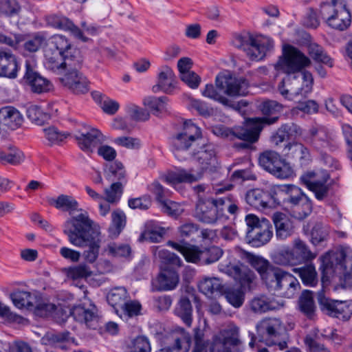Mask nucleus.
<instances>
[{"instance_id":"1","label":"nucleus","mask_w":352,"mask_h":352,"mask_svg":"<svg viewBox=\"0 0 352 352\" xmlns=\"http://www.w3.org/2000/svg\"><path fill=\"white\" fill-rule=\"evenodd\" d=\"M44 56L48 69L53 72L67 69L60 81L71 92L78 95L89 91V82L80 72L84 60L81 51L65 36H52L44 50Z\"/></svg>"},{"instance_id":"2","label":"nucleus","mask_w":352,"mask_h":352,"mask_svg":"<svg viewBox=\"0 0 352 352\" xmlns=\"http://www.w3.org/2000/svg\"><path fill=\"white\" fill-rule=\"evenodd\" d=\"M176 133L172 138L173 147L177 150H186L193 144L201 148L196 154L195 159L201 167L193 168L187 170L179 169L177 171H169L162 177L168 184H177L180 183H192L200 179L204 172L209 168L208 166L215 160V153L213 149L207 148L206 141L203 138L202 133Z\"/></svg>"},{"instance_id":"3","label":"nucleus","mask_w":352,"mask_h":352,"mask_svg":"<svg viewBox=\"0 0 352 352\" xmlns=\"http://www.w3.org/2000/svg\"><path fill=\"white\" fill-rule=\"evenodd\" d=\"M220 271L226 273L234 278L236 283L240 285L239 288L226 287L223 285V291L221 292L225 296L228 302L235 308L241 307L245 300V291L251 289V285L256 278L253 271L243 265H234L229 263L219 265Z\"/></svg>"},{"instance_id":"4","label":"nucleus","mask_w":352,"mask_h":352,"mask_svg":"<svg viewBox=\"0 0 352 352\" xmlns=\"http://www.w3.org/2000/svg\"><path fill=\"white\" fill-rule=\"evenodd\" d=\"M274 195L276 206H287L293 208V216L303 220L312 212L313 204L302 190L295 185L275 186Z\"/></svg>"},{"instance_id":"5","label":"nucleus","mask_w":352,"mask_h":352,"mask_svg":"<svg viewBox=\"0 0 352 352\" xmlns=\"http://www.w3.org/2000/svg\"><path fill=\"white\" fill-rule=\"evenodd\" d=\"M256 334L250 332L249 345L254 347L255 342H264L268 346L277 345L283 350L287 348L288 333L284 323L277 318H265L256 326Z\"/></svg>"},{"instance_id":"6","label":"nucleus","mask_w":352,"mask_h":352,"mask_svg":"<svg viewBox=\"0 0 352 352\" xmlns=\"http://www.w3.org/2000/svg\"><path fill=\"white\" fill-rule=\"evenodd\" d=\"M320 14L333 29L346 30L351 23V14L346 0H331L320 4Z\"/></svg>"},{"instance_id":"7","label":"nucleus","mask_w":352,"mask_h":352,"mask_svg":"<svg viewBox=\"0 0 352 352\" xmlns=\"http://www.w3.org/2000/svg\"><path fill=\"white\" fill-rule=\"evenodd\" d=\"M93 221L87 212L80 213L68 219L64 223L63 233L72 245L83 244L87 239L100 235V232L92 227Z\"/></svg>"},{"instance_id":"8","label":"nucleus","mask_w":352,"mask_h":352,"mask_svg":"<svg viewBox=\"0 0 352 352\" xmlns=\"http://www.w3.org/2000/svg\"><path fill=\"white\" fill-rule=\"evenodd\" d=\"M316 254L312 252L305 241L298 238L294 241L293 248H283L276 252L272 259L279 265H297L312 261Z\"/></svg>"},{"instance_id":"9","label":"nucleus","mask_w":352,"mask_h":352,"mask_svg":"<svg viewBox=\"0 0 352 352\" xmlns=\"http://www.w3.org/2000/svg\"><path fill=\"white\" fill-rule=\"evenodd\" d=\"M311 64V59L298 47L285 44L283 47L282 55L274 65V68L277 72L290 76L301 72Z\"/></svg>"},{"instance_id":"10","label":"nucleus","mask_w":352,"mask_h":352,"mask_svg":"<svg viewBox=\"0 0 352 352\" xmlns=\"http://www.w3.org/2000/svg\"><path fill=\"white\" fill-rule=\"evenodd\" d=\"M322 281L328 280L329 275L343 273L342 278V286L345 288L352 287V273L346 271V254L344 250L328 252L321 258Z\"/></svg>"},{"instance_id":"11","label":"nucleus","mask_w":352,"mask_h":352,"mask_svg":"<svg viewBox=\"0 0 352 352\" xmlns=\"http://www.w3.org/2000/svg\"><path fill=\"white\" fill-rule=\"evenodd\" d=\"M248 226L245 240L252 247H261L267 244L273 236V226L266 218L259 219L256 215L249 214L245 217Z\"/></svg>"},{"instance_id":"12","label":"nucleus","mask_w":352,"mask_h":352,"mask_svg":"<svg viewBox=\"0 0 352 352\" xmlns=\"http://www.w3.org/2000/svg\"><path fill=\"white\" fill-rule=\"evenodd\" d=\"M329 172L324 169L307 171L300 177V180L306 187L314 193L318 201H322L332 195L331 184Z\"/></svg>"},{"instance_id":"13","label":"nucleus","mask_w":352,"mask_h":352,"mask_svg":"<svg viewBox=\"0 0 352 352\" xmlns=\"http://www.w3.org/2000/svg\"><path fill=\"white\" fill-rule=\"evenodd\" d=\"M258 162L265 170L280 179H287L293 174L289 164L276 152L265 151L258 158Z\"/></svg>"},{"instance_id":"14","label":"nucleus","mask_w":352,"mask_h":352,"mask_svg":"<svg viewBox=\"0 0 352 352\" xmlns=\"http://www.w3.org/2000/svg\"><path fill=\"white\" fill-rule=\"evenodd\" d=\"M215 85L223 94L230 97L245 96L248 93L249 82L243 78H237L231 74H219Z\"/></svg>"},{"instance_id":"15","label":"nucleus","mask_w":352,"mask_h":352,"mask_svg":"<svg viewBox=\"0 0 352 352\" xmlns=\"http://www.w3.org/2000/svg\"><path fill=\"white\" fill-rule=\"evenodd\" d=\"M195 217L201 222L214 224L222 219V208L219 207V198H199L195 208Z\"/></svg>"},{"instance_id":"16","label":"nucleus","mask_w":352,"mask_h":352,"mask_svg":"<svg viewBox=\"0 0 352 352\" xmlns=\"http://www.w3.org/2000/svg\"><path fill=\"white\" fill-rule=\"evenodd\" d=\"M25 85L30 87L32 93L41 94L53 90L52 82L43 76L30 61H25V72L23 78Z\"/></svg>"},{"instance_id":"17","label":"nucleus","mask_w":352,"mask_h":352,"mask_svg":"<svg viewBox=\"0 0 352 352\" xmlns=\"http://www.w3.org/2000/svg\"><path fill=\"white\" fill-rule=\"evenodd\" d=\"M235 41L237 47L243 48L252 60H261L265 56L267 47L250 33L236 36Z\"/></svg>"},{"instance_id":"18","label":"nucleus","mask_w":352,"mask_h":352,"mask_svg":"<svg viewBox=\"0 0 352 352\" xmlns=\"http://www.w3.org/2000/svg\"><path fill=\"white\" fill-rule=\"evenodd\" d=\"M275 186L269 189L254 188L248 190L245 195V201L248 204L256 209L275 208L276 206V197L274 195Z\"/></svg>"},{"instance_id":"19","label":"nucleus","mask_w":352,"mask_h":352,"mask_svg":"<svg viewBox=\"0 0 352 352\" xmlns=\"http://www.w3.org/2000/svg\"><path fill=\"white\" fill-rule=\"evenodd\" d=\"M166 340L168 345L155 352H188L192 343L190 333L182 327H177Z\"/></svg>"},{"instance_id":"20","label":"nucleus","mask_w":352,"mask_h":352,"mask_svg":"<svg viewBox=\"0 0 352 352\" xmlns=\"http://www.w3.org/2000/svg\"><path fill=\"white\" fill-rule=\"evenodd\" d=\"M187 289L188 295H182L179 299L176 307L175 309V314L179 317L184 323L187 327H190L192 322V306L191 300H194L196 307L201 305L199 298L194 293V289Z\"/></svg>"},{"instance_id":"21","label":"nucleus","mask_w":352,"mask_h":352,"mask_svg":"<svg viewBox=\"0 0 352 352\" xmlns=\"http://www.w3.org/2000/svg\"><path fill=\"white\" fill-rule=\"evenodd\" d=\"M240 343L238 328L230 327L220 331L214 341L213 348L219 352H232V348Z\"/></svg>"},{"instance_id":"22","label":"nucleus","mask_w":352,"mask_h":352,"mask_svg":"<svg viewBox=\"0 0 352 352\" xmlns=\"http://www.w3.org/2000/svg\"><path fill=\"white\" fill-rule=\"evenodd\" d=\"M19 70L16 56L10 50L0 47V77L14 79Z\"/></svg>"},{"instance_id":"23","label":"nucleus","mask_w":352,"mask_h":352,"mask_svg":"<svg viewBox=\"0 0 352 352\" xmlns=\"http://www.w3.org/2000/svg\"><path fill=\"white\" fill-rule=\"evenodd\" d=\"M176 76L173 69L168 65L162 66L157 76V83L154 85L152 90L154 93L162 91L165 94H170L175 87Z\"/></svg>"},{"instance_id":"24","label":"nucleus","mask_w":352,"mask_h":352,"mask_svg":"<svg viewBox=\"0 0 352 352\" xmlns=\"http://www.w3.org/2000/svg\"><path fill=\"white\" fill-rule=\"evenodd\" d=\"M74 138L79 148L87 154L92 153L104 142L102 133H76Z\"/></svg>"},{"instance_id":"25","label":"nucleus","mask_w":352,"mask_h":352,"mask_svg":"<svg viewBox=\"0 0 352 352\" xmlns=\"http://www.w3.org/2000/svg\"><path fill=\"white\" fill-rule=\"evenodd\" d=\"M23 122L22 115L15 107L5 106L0 109V124L6 126L10 130H16Z\"/></svg>"},{"instance_id":"26","label":"nucleus","mask_w":352,"mask_h":352,"mask_svg":"<svg viewBox=\"0 0 352 352\" xmlns=\"http://www.w3.org/2000/svg\"><path fill=\"white\" fill-rule=\"evenodd\" d=\"M239 254L242 260L248 262L259 274L261 279L269 270L272 264L268 260L258 255L247 252L243 249H239Z\"/></svg>"},{"instance_id":"27","label":"nucleus","mask_w":352,"mask_h":352,"mask_svg":"<svg viewBox=\"0 0 352 352\" xmlns=\"http://www.w3.org/2000/svg\"><path fill=\"white\" fill-rule=\"evenodd\" d=\"M179 274L174 269L164 268L157 278L155 289L168 291L174 289L179 283Z\"/></svg>"},{"instance_id":"28","label":"nucleus","mask_w":352,"mask_h":352,"mask_svg":"<svg viewBox=\"0 0 352 352\" xmlns=\"http://www.w3.org/2000/svg\"><path fill=\"white\" fill-rule=\"evenodd\" d=\"M272 221L276 228V236L278 239L285 240L292 235V228L290 221L285 214L275 212L272 216Z\"/></svg>"},{"instance_id":"29","label":"nucleus","mask_w":352,"mask_h":352,"mask_svg":"<svg viewBox=\"0 0 352 352\" xmlns=\"http://www.w3.org/2000/svg\"><path fill=\"white\" fill-rule=\"evenodd\" d=\"M24 160L23 152L14 145H10L6 149L0 151V164L3 166H19Z\"/></svg>"},{"instance_id":"30","label":"nucleus","mask_w":352,"mask_h":352,"mask_svg":"<svg viewBox=\"0 0 352 352\" xmlns=\"http://www.w3.org/2000/svg\"><path fill=\"white\" fill-rule=\"evenodd\" d=\"M161 262V269L164 268L174 269L177 271L180 268L183 262L182 259L174 252H171L167 250L157 248L155 252Z\"/></svg>"},{"instance_id":"31","label":"nucleus","mask_w":352,"mask_h":352,"mask_svg":"<svg viewBox=\"0 0 352 352\" xmlns=\"http://www.w3.org/2000/svg\"><path fill=\"white\" fill-rule=\"evenodd\" d=\"M94 309H96V307H94L93 309H88L79 305L71 308L69 314L74 320L80 323H85L88 327H91L93 325L92 322L98 320V315Z\"/></svg>"},{"instance_id":"32","label":"nucleus","mask_w":352,"mask_h":352,"mask_svg":"<svg viewBox=\"0 0 352 352\" xmlns=\"http://www.w3.org/2000/svg\"><path fill=\"white\" fill-rule=\"evenodd\" d=\"M123 192V186L121 182H114L110 188L105 190L107 202L100 204V213L105 216L110 210L109 204L116 203Z\"/></svg>"},{"instance_id":"33","label":"nucleus","mask_w":352,"mask_h":352,"mask_svg":"<svg viewBox=\"0 0 352 352\" xmlns=\"http://www.w3.org/2000/svg\"><path fill=\"white\" fill-rule=\"evenodd\" d=\"M169 98L167 96H148L144 99L143 104L147 107L152 113L160 117L163 113H170L168 102Z\"/></svg>"},{"instance_id":"34","label":"nucleus","mask_w":352,"mask_h":352,"mask_svg":"<svg viewBox=\"0 0 352 352\" xmlns=\"http://www.w3.org/2000/svg\"><path fill=\"white\" fill-rule=\"evenodd\" d=\"M298 306L300 313L308 319H313L316 312L313 292L309 290H304L298 298Z\"/></svg>"},{"instance_id":"35","label":"nucleus","mask_w":352,"mask_h":352,"mask_svg":"<svg viewBox=\"0 0 352 352\" xmlns=\"http://www.w3.org/2000/svg\"><path fill=\"white\" fill-rule=\"evenodd\" d=\"M86 241H87L82 243L83 244L74 245L80 248L87 247L88 249L85 250L82 253V257L87 262L93 263L97 260L99 255L101 242L100 235L90 237L89 239H87Z\"/></svg>"},{"instance_id":"36","label":"nucleus","mask_w":352,"mask_h":352,"mask_svg":"<svg viewBox=\"0 0 352 352\" xmlns=\"http://www.w3.org/2000/svg\"><path fill=\"white\" fill-rule=\"evenodd\" d=\"M49 204L54 206L56 209L63 212H68L72 214L74 211H78V202L70 195H60L56 199H51ZM82 210V209H80Z\"/></svg>"},{"instance_id":"37","label":"nucleus","mask_w":352,"mask_h":352,"mask_svg":"<svg viewBox=\"0 0 352 352\" xmlns=\"http://www.w3.org/2000/svg\"><path fill=\"white\" fill-rule=\"evenodd\" d=\"M13 304L18 308L25 307L28 310H32L33 302L36 298V295L30 292L17 289L10 294Z\"/></svg>"},{"instance_id":"38","label":"nucleus","mask_w":352,"mask_h":352,"mask_svg":"<svg viewBox=\"0 0 352 352\" xmlns=\"http://www.w3.org/2000/svg\"><path fill=\"white\" fill-rule=\"evenodd\" d=\"M287 272L274 265L261 279L269 289L276 291Z\"/></svg>"},{"instance_id":"39","label":"nucleus","mask_w":352,"mask_h":352,"mask_svg":"<svg viewBox=\"0 0 352 352\" xmlns=\"http://www.w3.org/2000/svg\"><path fill=\"white\" fill-rule=\"evenodd\" d=\"M299 287L300 284L298 280L287 272L276 291L278 292L283 297L291 298L294 297Z\"/></svg>"},{"instance_id":"40","label":"nucleus","mask_w":352,"mask_h":352,"mask_svg":"<svg viewBox=\"0 0 352 352\" xmlns=\"http://www.w3.org/2000/svg\"><path fill=\"white\" fill-rule=\"evenodd\" d=\"M126 217L120 209H116L111 213V223L108 228L109 235L111 238H117L126 226Z\"/></svg>"},{"instance_id":"41","label":"nucleus","mask_w":352,"mask_h":352,"mask_svg":"<svg viewBox=\"0 0 352 352\" xmlns=\"http://www.w3.org/2000/svg\"><path fill=\"white\" fill-rule=\"evenodd\" d=\"M128 298L127 291L124 287H115L108 293L107 300L117 314Z\"/></svg>"},{"instance_id":"42","label":"nucleus","mask_w":352,"mask_h":352,"mask_svg":"<svg viewBox=\"0 0 352 352\" xmlns=\"http://www.w3.org/2000/svg\"><path fill=\"white\" fill-rule=\"evenodd\" d=\"M293 271L299 275L304 285L311 287L316 285L318 282L317 272L311 262L305 263L302 267L294 268Z\"/></svg>"},{"instance_id":"43","label":"nucleus","mask_w":352,"mask_h":352,"mask_svg":"<svg viewBox=\"0 0 352 352\" xmlns=\"http://www.w3.org/2000/svg\"><path fill=\"white\" fill-rule=\"evenodd\" d=\"M222 281L215 277H206L198 283L199 291L206 296H212L215 292L220 293L223 291Z\"/></svg>"},{"instance_id":"44","label":"nucleus","mask_w":352,"mask_h":352,"mask_svg":"<svg viewBox=\"0 0 352 352\" xmlns=\"http://www.w3.org/2000/svg\"><path fill=\"white\" fill-rule=\"evenodd\" d=\"M308 54L316 62L324 64L329 67L333 66V60L327 54L324 48L316 43H312L307 46Z\"/></svg>"},{"instance_id":"45","label":"nucleus","mask_w":352,"mask_h":352,"mask_svg":"<svg viewBox=\"0 0 352 352\" xmlns=\"http://www.w3.org/2000/svg\"><path fill=\"white\" fill-rule=\"evenodd\" d=\"M222 138H228L229 135H233L235 138L240 140L241 142H236L234 144V147L238 150L250 149L252 148V144L256 142L261 133H219Z\"/></svg>"},{"instance_id":"46","label":"nucleus","mask_w":352,"mask_h":352,"mask_svg":"<svg viewBox=\"0 0 352 352\" xmlns=\"http://www.w3.org/2000/svg\"><path fill=\"white\" fill-rule=\"evenodd\" d=\"M278 119V116L272 118H248L245 119V132H261L265 125H270L275 123Z\"/></svg>"},{"instance_id":"47","label":"nucleus","mask_w":352,"mask_h":352,"mask_svg":"<svg viewBox=\"0 0 352 352\" xmlns=\"http://www.w3.org/2000/svg\"><path fill=\"white\" fill-rule=\"evenodd\" d=\"M151 346L148 339L139 336L131 340L126 345L125 352H151Z\"/></svg>"},{"instance_id":"48","label":"nucleus","mask_w":352,"mask_h":352,"mask_svg":"<svg viewBox=\"0 0 352 352\" xmlns=\"http://www.w3.org/2000/svg\"><path fill=\"white\" fill-rule=\"evenodd\" d=\"M57 29L69 31L77 38L83 42H87L89 38L84 36L82 30L68 18L60 16Z\"/></svg>"},{"instance_id":"49","label":"nucleus","mask_w":352,"mask_h":352,"mask_svg":"<svg viewBox=\"0 0 352 352\" xmlns=\"http://www.w3.org/2000/svg\"><path fill=\"white\" fill-rule=\"evenodd\" d=\"M70 334L68 331L52 333L48 336V340L52 344H56L59 348L67 350L68 344H73L75 342V338H72Z\"/></svg>"},{"instance_id":"50","label":"nucleus","mask_w":352,"mask_h":352,"mask_svg":"<svg viewBox=\"0 0 352 352\" xmlns=\"http://www.w3.org/2000/svg\"><path fill=\"white\" fill-rule=\"evenodd\" d=\"M21 7L17 0H0V14L8 17L19 16Z\"/></svg>"},{"instance_id":"51","label":"nucleus","mask_w":352,"mask_h":352,"mask_svg":"<svg viewBox=\"0 0 352 352\" xmlns=\"http://www.w3.org/2000/svg\"><path fill=\"white\" fill-rule=\"evenodd\" d=\"M317 299L321 311L326 314L333 317L336 311V306L337 305L338 300H333L327 298L323 290L318 292Z\"/></svg>"},{"instance_id":"52","label":"nucleus","mask_w":352,"mask_h":352,"mask_svg":"<svg viewBox=\"0 0 352 352\" xmlns=\"http://www.w3.org/2000/svg\"><path fill=\"white\" fill-rule=\"evenodd\" d=\"M223 255V250L217 246H211L202 250L201 264H210L217 261Z\"/></svg>"},{"instance_id":"53","label":"nucleus","mask_w":352,"mask_h":352,"mask_svg":"<svg viewBox=\"0 0 352 352\" xmlns=\"http://www.w3.org/2000/svg\"><path fill=\"white\" fill-rule=\"evenodd\" d=\"M129 118L133 123L135 122H145L150 118L148 110L141 108L135 104H131L127 108Z\"/></svg>"},{"instance_id":"54","label":"nucleus","mask_w":352,"mask_h":352,"mask_svg":"<svg viewBox=\"0 0 352 352\" xmlns=\"http://www.w3.org/2000/svg\"><path fill=\"white\" fill-rule=\"evenodd\" d=\"M223 91H220L217 87H215L212 84H207L202 94L211 98L215 101L223 105H230V100L222 95Z\"/></svg>"},{"instance_id":"55","label":"nucleus","mask_w":352,"mask_h":352,"mask_svg":"<svg viewBox=\"0 0 352 352\" xmlns=\"http://www.w3.org/2000/svg\"><path fill=\"white\" fill-rule=\"evenodd\" d=\"M219 207L222 208V219H228L225 213L226 210L232 215L236 214L239 212V207L231 195L219 198Z\"/></svg>"},{"instance_id":"56","label":"nucleus","mask_w":352,"mask_h":352,"mask_svg":"<svg viewBox=\"0 0 352 352\" xmlns=\"http://www.w3.org/2000/svg\"><path fill=\"white\" fill-rule=\"evenodd\" d=\"M92 272L90 267L85 263L70 267L67 270V276L73 280L85 278L90 276Z\"/></svg>"},{"instance_id":"57","label":"nucleus","mask_w":352,"mask_h":352,"mask_svg":"<svg viewBox=\"0 0 352 352\" xmlns=\"http://www.w3.org/2000/svg\"><path fill=\"white\" fill-rule=\"evenodd\" d=\"M352 316V302L351 301H338L336 306V311L333 317L342 320H349Z\"/></svg>"},{"instance_id":"58","label":"nucleus","mask_w":352,"mask_h":352,"mask_svg":"<svg viewBox=\"0 0 352 352\" xmlns=\"http://www.w3.org/2000/svg\"><path fill=\"white\" fill-rule=\"evenodd\" d=\"M160 205L163 212L171 217L177 218L184 211L179 204L168 199L164 200Z\"/></svg>"},{"instance_id":"59","label":"nucleus","mask_w":352,"mask_h":352,"mask_svg":"<svg viewBox=\"0 0 352 352\" xmlns=\"http://www.w3.org/2000/svg\"><path fill=\"white\" fill-rule=\"evenodd\" d=\"M201 253L202 250H200L199 247L186 243V247L182 254L187 262L201 263Z\"/></svg>"},{"instance_id":"60","label":"nucleus","mask_w":352,"mask_h":352,"mask_svg":"<svg viewBox=\"0 0 352 352\" xmlns=\"http://www.w3.org/2000/svg\"><path fill=\"white\" fill-rule=\"evenodd\" d=\"M33 305L32 310L34 314L41 318L47 317L56 309V306L53 303L38 302L37 296Z\"/></svg>"},{"instance_id":"61","label":"nucleus","mask_w":352,"mask_h":352,"mask_svg":"<svg viewBox=\"0 0 352 352\" xmlns=\"http://www.w3.org/2000/svg\"><path fill=\"white\" fill-rule=\"evenodd\" d=\"M250 307L252 310L256 313H264L274 309L271 302L264 296L254 298L251 301Z\"/></svg>"},{"instance_id":"62","label":"nucleus","mask_w":352,"mask_h":352,"mask_svg":"<svg viewBox=\"0 0 352 352\" xmlns=\"http://www.w3.org/2000/svg\"><path fill=\"white\" fill-rule=\"evenodd\" d=\"M328 233L321 223H316L311 231V241L314 245L323 242L327 239Z\"/></svg>"},{"instance_id":"63","label":"nucleus","mask_w":352,"mask_h":352,"mask_svg":"<svg viewBox=\"0 0 352 352\" xmlns=\"http://www.w3.org/2000/svg\"><path fill=\"white\" fill-rule=\"evenodd\" d=\"M109 179L114 180L118 179L122 184V182H125L126 172L124 169V166L122 162L115 161L109 167Z\"/></svg>"},{"instance_id":"64","label":"nucleus","mask_w":352,"mask_h":352,"mask_svg":"<svg viewBox=\"0 0 352 352\" xmlns=\"http://www.w3.org/2000/svg\"><path fill=\"white\" fill-rule=\"evenodd\" d=\"M152 204V199L150 195H144L140 197L131 198L128 201L129 207L132 209L148 210Z\"/></svg>"}]
</instances>
